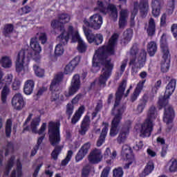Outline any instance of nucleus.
Segmentation results:
<instances>
[{"instance_id": "c85d7f7f", "label": "nucleus", "mask_w": 177, "mask_h": 177, "mask_svg": "<svg viewBox=\"0 0 177 177\" xmlns=\"http://www.w3.org/2000/svg\"><path fill=\"white\" fill-rule=\"evenodd\" d=\"M147 33L149 37H153L156 35V22L153 18H150L149 21L148 28H147Z\"/></svg>"}, {"instance_id": "72a5a7b5", "label": "nucleus", "mask_w": 177, "mask_h": 177, "mask_svg": "<svg viewBox=\"0 0 177 177\" xmlns=\"http://www.w3.org/2000/svg\"><path fill=\"white\" fill-rule=\"evenodd\" d=\"M153 171H154V162H153V160H149L147 163L142 171V175H144V176H147V175H150V174H151Z\"/></svg>"}, {"instance_id": "09e8293b", "label": "nucleus", "mask_w": 177, "mask_h": 177, "mask_svg": "<svg viewBox=\"0 0 177 177\" xmlns=\"http://www.w3.org/2000/svg\"><path fill=\"white\" fill-rule=\"evenodd\" d=\"M73 113H74V106L71 104H68L66 114L68 116V118H71V115H73Z\"/></svg>"}, {"instance_id": "7ed1b4c3", "label": "nucleus", "mask_w": 177, "mask_h": 177, "mask_svg": "<svg viewBox=\"0 0 177 177\" xmlns=\"http://www.w3.org/2000/svg\"><path fill=\"white\" fill-rule=\"evenodd\" d=\"M176 88V80L171 79L166 86L164 96L160 97L158 102L159 110H161L163 107L165 108L163 121L167 125L171 124L174 121V118H175V110H174V108L172 106L166 107L168 106V103H169L168 99L172 96V94L175 92Z\"/></svg>"}, {"instance_id": "de8ad7c7", "label": "nucleus", "mask_w": 177, "mask_h": 177, "mask_svg": "<svg viewBox=\"0 0 177 177\" xmlns=\"http://www.w3.org/2000/svg\"><path fill=\"white\" fill-rule=\"evenodd\" d=\"M169 162L171 164L169 166V172H176L177 171V160L174 159V160H171Z\"/></svg>"}, {"instance_id": "aec40b11", "label": "nucleus", "mask_w": 177, "mask_h": 177, "mask_svg": "<svg viewBox=\"0 0 177 177\" xmlns=\"http://www.w3.org/2000/svg\"><path fill=\"white\" fill-rule=\"evenodd\" d=\"M63 73L57 74L50 84V92H59V86H60V82L63 81Z\"/></svg>"}, {"instance_id": "79ce46f5", "label": "nucleus", "mask_w": 177, "mask_h": 177, "mask_svg": "<svg viewBox=\"0 0 177 177\" xmlns=\"http://www.w3.org/2000/svg\"><path fill=\"white\" fill-rule=\"evenodd\" d=\"M12 135V119H8L6 123V136L10 138Z\"/></svg>"}, {"instance_id": "7c9ffc66", "label": "nucleus", "mask_w": 177, "mask_h": 177, "mask_svg": "<svg viewBox=\"0 0 177 177\" xmlns=\"http://www.w3.org/2000/svg\"><path fill=\"white\" fill-rule=\"evenodd\" d=\"M147 50L149 55L151 57H153L157 52V44L155 41H150L147 46Z\"/></svg>"}, {"instance_id": "ddd939ff", "label": "nucleus", "mask_w": 177, "mask_h": 177, "mask_svg": "<svg viewBox=\"0 0 177 177\" xmlns=\"http://www.w3.org/2000/svg\"><path fill=\"white\" fill-rule=\"evenodd\" d=\"M139 9L141 17H146L147 13H149V0H140V3L138 1H135L131 15L136 16L139 12Z\"/></svg>"}, {"instance_id": "6e6552de", "label": "nucleus", "mask_w": 177, "mask_h": 177, "mask_svg": "<svg viewBox=\"0 0 177 177\" xmlns=\"http://www.w3.org/2000/svg\"><path fill=\"white\" fill-rule=\"evenodd\" d=\"M32 57V51L26 49H22L18 53L16 61V71L21 73V71H27L28 70V64Z\"/></svg>"}, {"instance_id": "b1692460", "label": "nucleus", "mask_w": 177, "mask_h": 177, "mask_svg": "<svg viewBox=\"0 0 177 177\" xmlns=\"http://www.w3.org/2000/svg\"><path fill=\"white\" fill-rule=\"evenodd\" d=\"M34 60L36 63H37V64H36L33 65L35 74L37 75V77L41 78V77L45 75V70L39 67V63H41V56L38 55L37 57L34 58Z\"/></svg>"}, {"instance_id": "9d476101", "label": "nucleus", "mask_w": 177, "mask_h": 177, "mask_svg": "<svg viewBox=\"0 0 177 177\" xmlns=\"http://www.w3.org/2000/svg\"><path fill=\"white\" fill-rule=\"evenodd\" d=\"M126 109L127 107L124 105L117 109V113L115 114V116L113 117L111 123L110 136L112 138L117 136V134L118 133L117 129L121 123V120H122V115L125 112Z\"/></svg>"}, {"instance_id": "473e14b6", "label": "nucleus", "mask_w": 177, "mask_h": 177, "mask_svg": "<svg viewBox=\"0 0 177 177\" xmlns=\"http://www.w3.org/2000/svg\"><path fill=\"white\" fill-rule=\"evenodd\" d=\"M121 156L127 160H129V157L132 156V148L128 145H124L122 147Z\"/></svg>"}, {"instance_id": "e433bc0d", "label": "nucleus", "mask_w": 177, "mask_h": 177, "mask_svg": "<svg viewBox=\"0 0 177 177\" xmlns=\"http://www.w3.org/2000/svg\"><path fill=\"white\" fill-rule=\"evenodd\" d=\"M108 10H110V17L112 19H117L118 17V10H117V7L112 3H109L107 6Z\"/></svg>"}, {"instance_id": "c756f323", "label": "nucleus", "mask_w": 177, "mask_h": 177, "mask_svg": "<svg viewBox=\"0 0 177 177\" xmlns=\"http://www.w3.org/2000/svg\"><path fill=\"white\" fill-rule=\"evenodd\" d=\"M30 45L31 49H32L35 55H39V53H41V50H42V48H41L39 43L37 41V39L31 38Z\"/></svg>"}, {"instance_id": "1a4fd4ad", "label": "nucleus", "mask_w": 177, "mask_h": 177, "mask_svg": "<svg viewBox=\"0 0 177 177\" xmlns=\"http://www.w3.org/2000/svg\"><path fill=\"white\" fill-rule=\"evenodd\" d=\"M81 86V80L80 79V75L76 74L73 76L71 86L68 87V91L64 92V95L60 96V100L65 102L68 97L74 96V95L80 91Z\"/></svg>"}, {"instance_id": "4d7b16f0", "label": "nucleus", "mask_w": 177, "mask_h": 177, "mask_svg": "<svg viewBox=\"0 0 177 177\" xmlns=\"http://www.w3.org/2000/svg\"><path fill=\"white\" fill-rule=\"evenodd\" d=\"M139 52V48H138V46L136 44L133 45L130 50V55L131 56H136Z\"/></svg>"}, {"instance_id": "412c9836", "label": "nucleus", "mask_w": 177, "mask_h": 177, "mask_svg": "<svg viewBox=\"0 0 177 177\" xmlns=\"http://www.w3.org/2000/svg\"><path fill=\"white\" fill-rule=\"evenodd\" d=\"M145 84H146V80H140L134 89L133 94L131 95L130 100L132 103L138 100V97H139V95L143 91V88H145Z\"/></svg>"}, {"instance_id": "603ef678", "label": "nucleus", "mask_w": 177, "mask_h": 177, "mask_svg": "<svg viewBox=\"0 0 177 177\" xmlns=\"http://www.w3.org/2000/svg\"><path fill=\"white\" fill-rule=\"evenodd\" d=\"M15 160H16V157L15 156H12L8 161L7 165H6V168L12 169L15 165Z\"/></svg>"}, {"instance_id": "39448f33", "label": "nucleus", "mask_w": 177, "mask_h": 177, "mask_svg": "<svg viewBox=\"0 0 177 177\" xmlns=\"http://www.w3.org/2000/svg\"><path fill=\"white\" fill-rule=\"evenodd\" d=\"M60 31L62 32L61 34L57 37V39L59 41V44L55 46V56H62V55L64 53V48H63V46L68 44L70 36L73 34V32H74V27L73 26H69L66 32V29H64V26H61Z\"/></svg>"}, {"instance_id": "4be33fe9", "label": "nucleus", "mask_w": 177, "mask_h": 177, "mask_svg": "<svg viewBox=\"0 0 177 177\" xmlns=\"http://www.w3.org/2000/svg\"><path fill=\"white\" fill-rule=\"evenodd\" d=\"M102 125L104 126L102 131L100 134V137L97 141V147H100L104 142H106V138L107 136V133L109 132V122H103Z\"/></svg>"}, {"instance_id": "bf43d9fd", "label": "nucleus", "mask_w": 177, "mask_h": 177, "mask_svg": "<svg viewBox=\"0 0 177 177\" xmlns=\"http://www.w3.org/2000/svg\"><path fill=\"white\" fill-rule=\"evenodd\" d=\"M74 70H75V68L70 64L65 66L66 74H71V73H73Z\"/></svg>"}, {"instance_id": "393cba45", "label": "nucleus", "mask_w": 177, "mask_h": 177, "mask_svg": "<svg viewBox=\"0 0 177 177\" xmlns=\"http://www.w3.org/2000/svg\"><path fill=\"white\" fill-rule=\"evenodd\" d=\"M117 157V151H113L111 153V150L110 148H106L104 153V158L109 165H111L113 163V160H114Z\"/></svg>"}, {"instance_id": "a19ab883", "label": "nucleus", "mask_w": 177, "mask_h": 177, "mask_svg": "<svg viewBox=\"0 0 177 177\" xmlns=\"http://www.w3.org/2000/svg\"><path fill=\"white\" fill-rule=\"evenodd\" d=\"M86 49H88V45H86V43H85L84 40H80L79 43H77L78 53H85V52H86Z\"/></svg>"}, {"instance_id": "20e7f679", "label": "nucleus", "mask_w": 177, "mask_h": 177, "mask_svg": "<svg viewBox=\"0 0 177 177\" xmlns=\"http://www.w3.org/2000/svg\"><path fill=\"white\" fill-rule=\"evenodd\" d=\"M48 139L51 146L55 147L51 153V158L54 161H57L59 155L63 150L62 146L57 145L62 140L60 137V121H50L48 122Z\"/></svg>"}, {"instance_id": "052dcab7", "label": "nucleus", "mask_w": 177, "mask_h": 177, "mask_svg": "<svg viewBox=\"0 0 177 177\" xmlns=\"http://www.w3.org/2000/svg\"><path fill=\"white\" fill-rule=\"evenodd\" d=\"M127 64H128V59H124L122 62V64L120 66V74H124V71H125V68H127Z\"/></svg>"}, {"instance_id": "a878e982", "label": "nucleus", "mask_w": 177, "mask_h": 177, "mask_svg": "<svg viewBox=\"0 0 177 177\" xmlns=\"http://www.w3.org/2000/svg\"><path fill=\"white\" fill-rule=\"evenodd\" d=\"M84 113H85V106L82 105L79 107L77 111H76L73 115L71 119V124H73V125H75V124H77V122L81 120V117H82V114H84Z\"/></svg>"}, {"instance_id": "3c124183", "label": "nucleus", "mask_w": 177, "mask_h": 177, "mask_svg": "<svg viewBox=\"0 0 177 177\" xmlns=\"http://www.w3.org/2000/svg\"><path fill=\"white\" fill-rule=\"evenodd\" d=\"M70 37H72V42H77V44H79L80 41H82V39L78 32L74 34V28L73 32L70 35Z\"/></svg>"}, {"instance_id": "864d4df0", "label": "nucleus", "mask_w": 177, "mask_h": 177, "mask_svg": "<svg viewBox=\"0 0 177 177\" xmlns=\"http://www.w3.org/2000/svg\"><path fill=\"white\" fill-rule=\"evenodd\" d=\"M60 97L59 91H51V96L50 97V102H56Z\"/></svg>"}, {"instance_id": "2eb2a0df", "label": "nucleus", "mask_w": 177, "mask_h": 177, "mask_svg": "<svg viewBox=\"0 0 177 177\" xmlns=\"http://www.w3.org/2000/svg\"><path fill=\"white\" fill-rule=\"evenodd\" d=\"M131 125L132 122L131 120H127L124 122L123 127L122 128V131L117 138V141L119 145L124 143L127 140V136L129 134V129H131Z\"/></svg>"}, {"instance_id": "58836bf2", "label": "nucleus", "mask_w": 177, "mask_h": 177, "mask_svg": "<svg viewBox=\"0 0 177 177\" xmlns=\"http://www.w3.org/2000/svg\"><path fill=\"white\" fill-rule=\"evenodd\" d=\"M73 154H74V152H73L72 150H68L67 151L66 158L61 162L62 167H66V165H67V164L71 161V158H73Z\"/></svg>"}, {"instance_id": "bb28decb", "label": "nucleus", "mask_w": 177, "mask_h": 177, "mask_svg": "<svg viewBox=\"0 0 177 177\" xmlns=\"http://www.w3.org/2000/svg\"><path fill=\"white\" fill-rule=\"evenodd\" d=\"M35 82L32 80H28L26 81L24 86V92L25 95H31L34 92Z\"/></svg>"}, {"instance_id": "5701e85b", "label": "nucleus", "mask_w": 177, "mask_h": 177, "mask_svg": "<svg viewBox=\"0 0 177 177\" xmlns=\"http://www.w3.org/2000/svg\"><path fill=\"white\" fill-rule=\"evenodd\" d=\"M90 125L91 118L88 115H85L80 125V130L79 131L80 135H86V132L89 130Z\"/></svg>"}, {"instance_id": "338daca9", "label": "nucleus", "mask_w": 177, "mask_h": 177, "mask_svg": "<svg viewBox=\"0 0 177 177\" xmlns=\"http://www.w3.org/2000/svg\"><path fill=\"white\" fill-rule=\"evenodd\" d=\"M168 151V145H164L162 147V150L160 151V156L164 158V157H165V156H167V153Z\"/></svg>"}, {"instance_id": "f8f14e48", "label": "nucleus", "mask_w": 177, "mask_h": 177, "mask_svg": "<svg viewBox=\"0 0 177 177\" xmlns=\"http://www.w3.org/2000/svg\"><path fill=\"white\" fill-rule=\"evenodd\" d=\"M40 115L34 118L30 122V128L33 133H38V135H44V132L46 129V123H43L39 130H37V127H39L41 122V115L45 114L44 109L38 110Z\"/></svg>"}, {"instance_id": "774afa93", "label": "nucleus", "mask_w": 177, "mask_h": 177, "mask_svg": "<svg viewBox=\"0 0 177 177\" xmlns=\"http://www.w3.org/2000/svg\"><path fill=\"white\" fill-rule=\"evenodd\" d=\"M142 149H143V141H140L133 147V149L136 151H139V150H142Z\"/></svg>"}, {"instance_id": "0eeeda50", "label": "nucleus", "mask_w": 177, "mask_h": 177, "mask_svg": "<svg viewBox=\"0 0 177 177\" xmlns=\"http://www.w3.org/2000/svg\"><path fill=\"white\" fill-rule=\"evenodd\" d=\"M156 109L154 106L149 108L147 118L141 124L140 133L142 138H149L151 136V132H153V128L154 124H153V120H156L157 115H156Z\"/></svg>"}, {"instance_id": "6e6d98bb", "label": "nucleus", "mask_w": 177, "mask_h": 177, "mask_svg": "<svg viewBox=\"0 0 177 177\" xmlns=\"http://www.w3.org/2000/svg\"><path fill=\"white\" fill-rule=\"evenodd\" d=\"M81 60V57L79 56L75 57L73 59H72L69 64H71L75 68L80 64V62Z\"/></svg>"}, {"instance_id": "0e129e2a", "label": "nucleus", "mask_w": 177, "mask_h": 177, "mask_svg": "<svg viewBox=\"0 0 177 177\" xmlns=\"http://www.w3.org/2000/svg\"><path fill=\"white\" fill-rule=\"evenodd\" d=\"M13 80V75H12V74L8 75L7 76H6L4 81L6 82V86H8V85H10V84H12V81Z\"/></svg>"}, {"instance_id": "a18cd8bd", "label": "nucleus", "mask_w": 177, "mask_h": 177, "mask_svg": "<svg viewBox=\"0 0 177 177\" xmlns=\"http://www.w3.org/2000/svg\"><path fill=\"white\" fill-rule=\"evenodd\" d=\"M146 104H147V100H142L137 107V111L139 113H143V110H145Z\"/></svg>"}, {"instance_id": "423d86ee", "label": "nucleus", "mask_w": 177, "mask_h": 177, "mask_svg": "<svg viewBox=\"0 0 177 177\" xmlns=\"http://www.w3.org/2000/svg\"><path fill=\"white\" fill-rule=\"evenodd\" d=\"M156 109L154 106L149 108L147 118L141 124L140 133L142 138H149L151 136V132H153V128L154 124H153V120H156L157 115H156Z\"/></svg>"}, {"instance_id": "e2e57ef3", "label": "nucleus", "mask_w": 177, "mask_h": 177, "mask_svg": "<svg viewBox=\"0 0 177 177\" xmlns=\"http://www.w3.org/2000/svg\"><path fill=\"white\" fill-rule=\"evenodd\" d=\"M59 24H60V21H57L56 19H53L51 21V27L52 28H53V30H56V28H61V27H63V26H59Z\"/></svg>"}, {"instance_id": "37998d69", "label": "nucleus", "mask_w": 177, "mask_h": 177, "mask_svg": "<svg viewBox=\"0 0 177 177\" xmlns=\"http://www.w3.org/2000/svg\"><path fill=\"white\" fill-rule=\"evenodd\" d=\"M58 20L62 24H66L70 21V15L66 13L59 14L58 15Z\"/></svg>"}, {"instance_id": "a211bd4d", "label": "nucleus", "mask_w": 177, "mask_h": 177, "mask_svg": "<svg viewBox=\"0 0 177 177\" xmlns=\"http://www.w3.org/2000/svg\"><path fill=\"white\" fill-rule=\"evenodd\" d=\"M164 5V0H151V8L153 17H158L161 15V9Z\"/></svg>"}, {"instance_id": "4468645a", "label": "nucleus", "mask_w": 177, "mask_h": 177, "mask_svg": "<svg viewBox=\"0 0 177 177\" xmlns=\"http://www.w3.org/2000/svg\"><path fill=\"white\" fill-rule=\"evenodd\" d=\"M125 89H127V80H123L119 84L118 87V90L115 93V100L113 108L112 109V114L113 115H115V107H118L120 106V103L122 99V96H124V93L125 92Z\"/></svg>"}, {"instance_id": "680f3d73", "label": "nucleus", "mask_w": 177, "mask_h": 177, "mask_svg": "<svg viewBox=\"0 0 177 177\" xmlns=\"http://www.w3.org/2000/svg\"><path fill=\"white\" fill-rule=\"evenodd\" d=\"M171 31L173 34L174 38L177 41V24H174L171 25Z\"/></svg>"}, {"instance_id": "2f4dec72", "label": "nucleus", "mask_w": 177, "mask_h": 177, "mask_svg": "<svg viewBox=\"0 0 177 177\" xmlns=\"http://www.w3.org/2000/svg\"><path fill=\"white\" fill-rule=\"evenodd\" d=\"M95 12H100L102 15H107V8L104 6V3L100 0L97 1V6L94 8Z\"/></svg>"}, {"instance_id": "cd10ccee", "label": "nucleus", "mask_w": 177, "mask_h": 177, "mask_svg": "<svg viewBox=\"0 0 177 177\" xmlns=\"http://www.w3.org/2000/svg\"><path fill=\"white\" fill-rule=\"evenodd\" d=\"M127 15L128 11L127 10H122L119 18V28H125L127 26Z\"/></svg>"}, {"instance_id": "dca6fc26", "label": "nucleus", "mask_w": 177, "mask_h": 177, "mask_svg": "<svg viewBox=\"0 0 177 177\" xmlns=\"http://www.w3.org/2000/svg\"><path fill=\"white\" fill-rule=\"evenodd\" d=\"M12 106L14 107L15 110H22L26 106V102H24V98L21 93H16L11 101Z\"/></svg>"}, {"instance_id": "f3484780", "label": "nucleus", "mask_w": 177, "mask_h": 177, "mask_svg": "<svg viewBox=\"0 0 177 177\" xmlns=\"http://www.w3.org/2000/svg\"><path fill=\"white\" fill-rule=\"evenodd\" d=\"M91 142H87L84 143L81 148L77 151L76 156H75V161L76 162H80V161H82L84 158H85V156L88 153H89V149H91Z\"/></svg>"}, {"instance_id": "ea45409f", "label": "nucleus", "mask_w": 177, "mask_h": 177, "mask_svg": "<svg viewBox=\"0 0 177 177\" xmlns=\"http://www.w3.org/2000/svg\"><path fill=\"white\" fill-rule=\"evenodd\" d=\"M13 30H15V26L12 24H7L4 26V28L3 30V35L5 37H8L9 34H12L13 32Z\"/></svg>"}, {"instance_id": "69168bd1", "label": "nucleus", "mask_w": 177, "mask_h": 177, "mask_svg": "<svg viewBox=\"0 0 177 177\" xmlns=\"http://www.w3.org/2000/svg\"><path fill=\"white\" fill-rule=\"evenodd\" d=\"M31 10V8L28 6H25L21 8V15H27L28 13H30Z\"/></svg>"}, {"instance_id": "c03bdc74", "label": "nucleus", "mask_w": 177, "mask_h": 177, "mask_svg": "<svg viewBox=\"0 0 177 177\" xmlns=\"http://www.w3.org/2000/svg\"><path fill=\"white\" fill-rule=\"evenodd\" d=\"M113 177H122L124 176V170L122 167H119L113 169Z\"/></svg>"}, {"instance_id": "13d9d810", "label": "nucleus", "mask_w": 177, "mask_h": 177, "mask_svg": "<svg viewBox=\"0 0 177 177\" xmlns=\"http://www.w3.org/2000/svg\"><path fill=\"white\" fill-rule=\"evenodd\" d=\"M39 41H40L42 45L46 44V41H48V36L46 35V33H41L39 37Z\"/></svg>"}, {"instance_id": "f704fd0d", "label": "nucleus", "mask_w": 177, "mask_h": 177, "mask_svg": "<svg viewBox=\"0 0 177 177\" xmlns=\"http://www.w3.org/2000/svg\"><path fill=\"white\" fill-rule=\"evenodd\" d=\"M9 93H10V88H9V86L5 85L3 87V89L1 91V102L5 104L6 103V100H8V96L9 95Z\"/></svg>"}, {"instance_id": "f257e3e1", "label": "nucleus", "mask_w": 177, "mask_h": 177, "mask_svg": "<svg viewBox=\"0 0 177 177\" xmlns=\"http://www.w3.org/2000/svg\"><path fill=\"white\" fill-rule=\"evenodd\" d=\"M118 38L120 35L118 33H113L108 41L106 46H102L95 50V53L93 55L92 64L93 67L100 68V62H103L104 68H102L103 73L100 75L99 84L100 85H104L106 86V83L109 77H111V73L113 68H114V64H111V59H107L109 55H115V46H117V42H118Z\"/></svg>"}, {"instance_id": "4c0bfd02", "label": "nucleus", "mask_w": 177, "mask_h": 177, "mask_svg": "<svg viewBox=\"0 0 177 177\" xmlns=\"http://www.w3.org/2000/svg\"><path fill=\"white\" fill-rule=\"evenodd\" d=\"M124 42H129L133 37V30L132 28H127L123 33Z\"/></svg>"}, {"instance_id": "5fc2aeb1", "label": "nucleus", "mask_w": 177, "mask_h": 177, "mask_svg": "<svg viewBox=\"0 0 177 177\" xmlns=\"http://www.w3.org/2000/svg\"><path fill=\"white\" fill-rule=\"evenodd\" d=\"M21 86V82L20 80L15 79L12 83V89L13 91H19L20 86Z\"/></svg>"}, {"instance_id": "6ab92c4d", "label": "nucleus", "mask_w": 177, "mask_h": 177, "mask_svg": "<svg viewBox=\"0 0 177 177\" xmlns=\"http://www.w3.org/2000/svg\"><path fill=\"white\" fill-rule=\"evenodd\" d=\"M102 158H103L102 151L98 149H93L88 155V161L90 164H99V162L102 161Z\"/></svg>"}, {"instance_id": "c9c22d12", "label": "nucleus", "mask_w": 177, "mask_h": 177, "mask_svg": "<svg viewBox=\"0 0 177 177\" xmlns=\"http://www.w3.org/2000/svg\"><path fill=\"white\" fill-rule=\"evenodd\" d=\"M0 63L3 68H10L12 67V59L8 56L2 57Z\"/></svg>"}, {"instance_id": "49530a36", "label": "nucleus", "mask_w": 177, "mask_h": 177, "mask_svg": "<svg viewBox=\"0 0 177 177\" xmlns=\"http://www.w3.org/2000/svg\"><path fill=\"white\" fill-rule=\"evenodd\" d=\"M11 151H15V145H13V142H8L6 145V152H5V156L6 157H8L9 156V153Z\"/></svg>"}, {"instance_id": "9b49d317", "label": "nucleus", "mask_w": 177, "mask_h": 177, "mask_svg": "<svg viewBox=\"0 0 177 177\" xmlns=\"http://www.w3.org/2000/svg\"><path fill=\"white\" fill-rule=\"evenodd\" d=\"M160 49L162 50V57L160 64V70L162 73H167L171 66V54L169 53V48L167 44H160Z\"/></svg>"}, {"instance_id": "8fccbe9b", "label": "nucleus", "mask_w": 177, "mask_h": 177, "mask_svg": "<svg viewBox=\"0 0 177 177\" xmlns=\"http://www.w3.org/2000/svg\"><path fill=\"white\" fill-rule=\"evenodd\" d=\"M147 56V53H146V50H141L138 56V62H141V63H145L146 62Z\"/></svg>"}, {"instance_id": "f03ea898", "label": "nucleus", "mask_w": 177, "mask_h": 177, "mask_svg": "<svg viewBox=\"0 0 177 177\" xmlns=\"http://www.w3.org/2000/svg\"><path fill=\"white\" fill-rule=\"evenodd\" d=\"M83 31L88 44L100 45L103 42V35L102 34H93L92 30H100L103 24V17L99 14H95L90 17L89 21L84 19L83 21Z\"/></svg>"}]
</instances>
